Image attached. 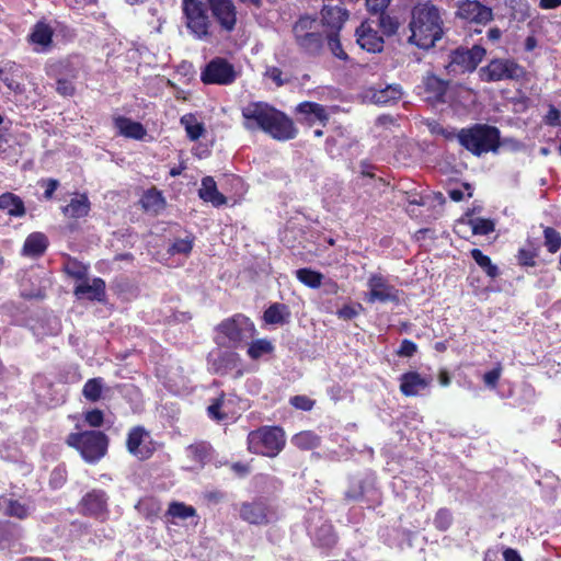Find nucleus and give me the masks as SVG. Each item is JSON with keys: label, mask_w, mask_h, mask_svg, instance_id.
Wrapping results in <instances>:
<instances>
[{"label": "nucleus", "mask_w": 561, "mask_h": 561, "mask_svg": "<svg viewBox=\"0 0 561 561\" xmlns=\"http://www.w3.org/2000/svg\"><path fill=\"white\" fill-rule=\"evenodd\" d=\"M241 114L247 130H262L277 140H289L297 135L293 119L266 102H250Z\"/></svg>", "instance_id": "nucleus-1"}, {"label": "nucleus", "mask_w": 561, "mask_h": 561, "mask_svg": "<svg viewBox=\"0 0 561 561\" xmlns=\"http://www.w3.org/2000/svg\"><path fill=\"white\" fill-rule=\"evenodd\" d=\"M409 30V43L422 49L432 48L445 32L442 10L430 1L415 4L411 10Z\"/></svg>", "instance_id": "nucleus-2"}, {"label": "nucleus", "mask_w": 561, "mask_h": 561, "mask_svg": "<svg viewBox=\"0 0 561 561\" xmlns=\"http://www.w3.org/2000/svg\"><path fill=\"white\" fill-rule=\"evenodd\" d=\"M215 331L216 344L228 348L243 347L256 334L253 321L242 313L224 319L217 324Z\"/></svg>", "instance_id": "nucleus-3"}, {"label": "nucleus", "mask_w": 561, "mask_h": 561, "mask_svg": "<svg viewBox=\"0 0 561 561\" xmlns=\"http://www.w3.org/2000/svg\"><path fill=\"white\" fill-rule=\"evenodd\" d=\"M456 136L459 144L477 157L489 152L495 153L501 146L499 128L488 124H474L461 128Z\"/></svg>", "instance_id": "nucleus-4"}, {"label": "nucleus", "mask_w": 561, "mask_h": 561, "mask_svg": "<svg viewBox=\"0 0 561 561\" xmlns=\"http://www.w3.org/2000/svg\"><path fill=\"white\" fill-rule=\"evenodd\" d=\"M317 18L300 16L293 25L294 41L298 49L308 56H319L324 48V36L319 31Z\"/></svg>", "instance_id": "nucleus-5"}, {"label": "nucleus", "mask_w": 561, "mask_h": 561, "mask_svg": "<svg viewBox=\"0 0 561 561\" xmlns=\"http://www.w3.org/2000/svg\"><path fill=\"white\" fill-rule=\"evenodd\" d=\"M67 444L78 450L88 463H96L107 451L108 438L100 431H83L71 433L67 437Z\"/></svg>", "instance_id": "nucleus-6"}, {"label": "nucleus", "mask_w": 561, "mask_h": 561, "mask_svg": "<svg viewBox=\"0 0 561 561\" xmlns=\"http://www.w3.org/2000/svg\"><path fill=\"white\" fill-rule=\"evenodd\" d=\"M248 449L252 454L276 457L285 447V433L278 426H261L248 434Z\"/></svg>", "instance_id": "nucleus-7"}, {"label": "nucleus", "mask_w": 561, "mask_h": 561, "mask_svg": "<svg viewBox=\"0 0 561 561\" xmlns=\"http://www.w3.org/2000/svg\"><path fill=\"white\" fill-rule=\"evenodd\" d=\"M208 5L203 0H183L182 10L185 25L197 39H206L210 33V19L207 14Z\"/></svg>", "instance_id": "nucleus-8"}, {"label": "nucleus", "mask_w": 561, "mask_h": 561, "mask_svg": "<svg viewBox=\"0 0 561 561\" xmlns=\"http://www.w3.org/2000/svg\"><path fill=\"white\" fill-rule=\"evenodd\" d=\"M524 73L523 67L508 58L493 59L479 70L481 80L485 82L518 80Z\"/></svg>", "instance_id": "nucleus-9"}, {"label": "nucleus", "mask_w": 561, "mask_h": 561, "mask_svg": "<svg viewBox=\"0 0 561 561\" xmlns=\"http://www.w3.org/2000/svg\"><path fill=\"white\" fill-rule=\"evenodd\" d=\"M485 49L480 45L472 48L458 47L450 54V61L447 66L449 73L472 72L485 56Z\"/></svg>", "instance_id": "nucleus-10"}, {"label": "nucleus", "mask_w": 561, "mask_h": 561, "mask_svg": "<svg viewBox=\"0 0 561 561\" xmlns=\"http://www.w3.org/2000/svg\"><path fill=\"white\" fill-rule=\"evenodd\" d=\"M238 78V71L227 59L216 57L203 69L201 79L206 84L229 85Z\"/></svg>", "instance_id": "nucleus-11"}, {"label": "nucleus", "mask_w": 561, "mask_h": 561, "mask_svg": "<svg viewBox=\"0 0 561 561\" xmlns=\"http://www.w3.org/2000/svg\"><path fill=\"white\" fill-rule=\"evenodd\" d=\"M456 15L469 23L486 25L493 20L492 8L482 4L478 0H463L457 5Z\"/></svg>", "instance_id": "nucleus-12"}, {"label": "nucleus", "mask_w": 561, "mask_h": 561, "mask_svg": "<svg viewBox=\"0 0 561 561\" xmlns=\"http://www.w3.org/2000/svg\"><path fill=\"white\" fill-rule=\"evenodd\" d=\"M240 517L252 525H266L276 518V514L266 501L255 500L241 504Z\"/></svg>", "instance_id": "nucleus-13"}, {"label": "nucleus", "mask_w": 561, "mask_h": 561, "mask_svg": "<svg viewBox=\"0 0 561 561\" xmlns=\"http://www.w3.org/2000/svg\"><path fill=\"white\" fill-rule=\"evenodd\" d=\"M320 15L321 23L328 32H340L348 19V11L342 0H325Z\"/></svg>", "instance_id": "nucleus-14"}, {"label": "nucleus", "mask_w": 561, "mask_h": 561, "mask_svg": "<svg viewBox=\"0 0 561 561\" xmlns=\"http://www.w3.org/2000/svg\"><path fill=\"white\" fill-rule=\"evenodd\" d=\"M367 285L369 293L366 300L368 302H399V290L390 285L382 275H370Z\"/></svg>", "instance_id": "nucleus-15"}, {"label": "nucleus", "mask_w": 561, "mask_h": 561, "mask_svg": "<svg viewBox=\"0 0 561 561\" xmlns=\"http://www.w3.org/2000/svg\"><path fill=\"white\" fill-rule=\"evenodd\" d=\"M126 446L127 450L138 459H148L154 450L150 433L144 426L130 428Z\"/></svg>", "instance_id": "nucleus-16"}, {"label": "nucleus", "mask_w": 561, "mask_h": 561, "mask_svg": "<svg viewBox=\"0 0 561 561\" xmlns=\"http://www.w3.org/2000/svg\"><path fill=\"white\" fill-rule=\"evenodd\" d=\"M108 496L103 490L94 489L88 492L80 501V510L84 515L104 519L107 516Z\"/></svg>", "instance_id": "nucleus-17"}, {"label": "nucleus", "mask_w": 561, "mask_h": 561, "mask_svg": "<svg viewBox=\"0 0 561 561\" xmlns=\"http://www.w3.org/2000/svg\"><path fill=\"white\" fill-rule=\"evenodd\" d=\"M213 16L226 32H232L237 24V10L232 0H208Z\"/></svg>", "instance_id": "nucleus-18"}, {"label": "nucleus", "mask_w": 561, "mask_h": 561, "mask_svg": "<svg viewBox=\"0 0 561 561\" xmlns=\"http://www.w3.org/2000/svg\"><path fill=\"white\" fill-rule=\"evenodd\" d=\"M447 88L448 82L435 75H427L423 78L422 83L416 87L417 93L430 103L444 102Z\"/></svg>", "instance_id": "nucleus-19"}, {"label": "nucleus", "mask_w": 561, "mask_h": 561, "mask_svg": "<svg viewBox=\"0 0 561 561\" xmlns=\"http://www.w3.org/2000/svg\"><path fill=\"white\" fill-rule=\"evenodd\" d=\"M232 350H217L209 353L207 360L214 373L224 375L239 367L240 356Z\"/></svg>", "instance_id": "nucleus-20"}, {"label": "nucleus", "mask_w": 561, "mask_h": 561, "mask_svg": "<svg viewBox=\"0 0 561 561\" xmlns=\"http://www.w3.org/2000/svg\"><path fill=\"white\" fill-rule=\"evenodd\" d=\"M432 383V378L416 371H408L400 377V391L407 397L421 394Z\"/></svg>", "instance_id": "nucleus-21"}, {"label": "nucleus", "mask_w": 561, "mask_h": 561, "mask_svg": "<svg viewBox=\"0 0 561 561\" xmlns=\"http://www.w3.org/2000/svg\"><path fill=\"white\" fill-rule=\"evenodd\" d=\"M356 41L363 49L369 53H378L382 50L383 38L370 26L369 23H362L356 30Z\"/></svg>", "instance_id": "nucleus-22"}, {"label": "nucleus", "mask_w": 561, "mask_h": 561, "mask_svg": "<svg viewBox=\"0 0 561 561\" xmlns=\"http://www.w3.org/2000/svg\"><path fill=\"white\" fill-rule=\"evenodd\" d=\"M22 67L14 61H8L0 68V82L14 93H23L24 87L21 83Z\"/></svg>", "instance_id": "nucleus-23"}, {"label": "nucleus", "mask_w": 561, "mask_h": 561, "mask_svg": "<svg viewBox=\"0 0 561 561\" xmlns=\"http://www.w3.org/2000/svg\"><path fill=\"white\" fill-rule=\"evenodd\" d=\"M1 512L11 517L24 519L34 511V505L31 502L20 501L11 496H0Z\"/></svg>", "instance_id": "nucleus-24"}, {"label": "nucleus", "mask_w": 561, "mask_h": 561, "mask_svg": "<svg viewBox=\"0 0 561 561\" xmlns=\"http://www.w3.org/2000/svg\"><path fill=\"white\" fill-rule=\"evenodd\" d=\"M75 295L79 299L102 301L105 296V282L100 277H95L91 282L83 279L75 287Z\"/></svg>", "instance_id": "nucleus-25"}, {"label": "nucleus", "mask_w": 561, "mask_h": 561, "mask_svg": "<svg viewBox=\"0 0 561 561\" xmlns=\"http://www.w3.org/2000/svg\"><path fill=\"white\" fill-rule=\"evenodd\" d=\"M198 196L204 202L211 203L215 207H219L227 202L226 197L217 190V184L211 176L203 178Z\"/></svg>", "instance_id": "nucleus-26"}, {"label": "nucleus", "mask_w": 561, "mask_h": 561, "mask_svg": "<svg viewBox=\"0 0 561 561\" xmlns=\"http://www.w3.org/2000/svg\"><path fill=\"white\" fill-rule=\"evenodd\" d=\"M47 247V237L42 232H33L25 239L22 254L27 257H38L45 253Z\"/></svg>", "instance_id": "nucleus-27"}, {"label": "nucleus", "mask_w": 561, "mask_h": 561, "mask_svg": "<svg viewBox=\"0 0 561 561\" xmlns=\"http://www.w3.org/2000/svg\"><path fill=\"white\" fill-rule=\"evenodd\" d=\"M403 96V91L400 84H388L382 89L374 90L371 93V101L375 104L387 105L399 101Z\"/></svg>", "instance_id": "nucleus-28"}, {"label": "nucleus", "mask_w": 561, "mask_h": 561, "mask_svg": "<svg viewBox=\"0 0 561 561\" xmlns=\"http://www.w3.org/2000/svg\"><path fill=\"white\" fill-rule=\"evenodd\" d=\"M0 210L15 218H21L26 213L22 198L10 192L0 195Z\"/></svg>", "instance_id": "nucleus-29"}, {"label": "nucleus", "mask_w": 561, "mask_h": 561, "mask_svg": "<svg viewBox=\"0 0 561 561\" xmlns=\"http://www.w3.org/2000/svg\"><path fill=\"white\" fill-rule=\"evenodd\" d=\"M115 127L118 129L121 135L137 140L144 139L147 134L145 127L140 123L123 116L115 118Z\"/></svg>", "instance_id": "nucleus-30"}, {"label": "nucleus", "mask_w": 561, "mask_h": 561, "mask_svg": "<svg viewBox=\"0 0 561 561\" xmlns=\"http://www.w3.org/2000/svg\"><path fill=\"white\" fill-rule=\"evenodd\" d=\"M142 208L147 213L151 214H159L162 211L165 207V198L162 195V192L157 190L156 187H152L150 190H147L140 199Z\"/></svg>", "instance_id": "nucleus-31"}, {"label": "nucleus", "mask_w": 561, "mask_h": 561, "mask_svg": "<svg viewBox=\"0 0 561 561\" xmlns=\"http://www.w3.org/2000/svg\"><path fill=\"white\" fill-rule=\"evenodd\" d=\"M186 454L196 467H203L210 461L213 448L208 443L201 442L190 445L186 448Z\"/></svg>", "instance_id": "nucleus-32"}, {"label": "nucleus", "mask_w": 561, "mask_h": 561, "mask_svg": "<svg viewBox=\"0 0 561 561\" xmlns=\"http://www.w3.org/2000/svg\"><path fill=\"white\" fill-rule=\"evenodd\" d=\"M311 538L316 546L323 549H330L336 543L333 526L329 523H323L314 529L311 534Z\"/></svg>", "instance_id": "nucleus-33"}, {"label": "nucleus", "mask_w": 561, "mask_h": 561, "mask_svg": "<svg viewBox=\"0 0 561 561\" xmlns=\"http://www.w3.org/2000/svg\"><path fill=\"white\" fill-rule=\"evenodd\" d=\"M90 211V201L87 195H77L68 205L62 207V213L69 218H82Z\"/></svg>", "instance_id": "nucleus-34"}, {"label": "nucleus", "mask_w": 561, "mask_h": 561, "mask_svg": "<svg viewBox=\"0 0 561 561\" xmlns=\"http://www.w3.org/2000/svg\"><path fill=\"white\" fill-rule=\"evenodd\" d=\"M264 321L267 324H286L290 319V311L284 304L275 302L264 311Z\"/></svg>", "instance_id": "nucleus-35"}, {"label": "nucleus", "mask_w": 561, "mask_h": 561, "mask_svg": "<svg viewBox=\"0 0 561 561\" xmlns=\"http://www.w3.org/2000/svg\"><path fill=\"white\" fill-rule=\"evenodd\" d=\"M30 39L33 44L41 46L37 51H46L51 44L53 30L47 24L38 22L35 24Z\"/></svg>", "instance_id": "nucleus-36"}, {"label": "nucleus", "mask_w": 561, "mask_h": 561, "mask_svg": "<svg viewBox=\"0 0 561 561\" xmlns=\"http://www.w3.org/2000/svg\"><path fill=\"white\" fill-rule=\"evenodd\" d=\"M247 345V354L253 360H257L263 356L273 353L274 351V345L267 339H257L251 342L249 341Z\"/></svg>", "instance_id": "nucleus-37"}, {"label": "nucleus", "mask_w": 561, "mask_h": 561, "mask_svg": "<svg viewBox=\"0 0 561 561\" xmlns=\"http://www.w3.org/2000/svg\"><path fill=\"white\" fill-rule=\"evenodd\" d=\"M20 538V528L15 525L4 522L0 523V549H9L11 545Z\"/></svg>", "instance_id": "nucleus-38"}, {"label": "nucleus", "mask_w": 561, "mask_h": 561, "mask_svg": "<svg viewBox=\"0 0 561 561\" xmlns=\"http://www.w3.org/2000/svg\"><path fill=\"white\" fill-rule=\"evenodd\" d=\"M291 443L299 449L310 450L320 445V437L311 431H304L294 435Z\"/></svg>", "instance_id": "nucleus-39"}, {"label": "nucleus", "mask_w": 561, "mask_h": 561, "mask_svg": "<svg viewBox=\"0 0 561 561\" xmlns=\"http://www.w3.org/2000/svg\"><path fill=\"white\" fill-rule=\"evenodd\" d=\"M470 254L474 262L484 270L488 276L495 278L499 275L497 266L492 264L491 259L488 255H484L481 250L472 249Z\"/></svg>", "instance_id": "nucleus-40"}, {"label": "nucleus", "mask_w": 561, "mask_h": 561, "mask_svg": "<svg viewBox=\"0 0 561 561\" xmlns=\"http://www.w3.org/2000/svg\"><path fill=\"white\" fill-rule=\"evenodd\" d=\"M103 389V379L101 377L89 379L82 389L83 397L91 401L96 402L100 400Z\"/></svg>", "instance_id": "nucleus-41"}, {"label": "nucleus", "mask_w": 561, "mask_h": 561, "mask_svg": "<svg viewBox=\"0 0 561 561\" xmlns=\"http://www.w3.org/2000/svg\"><path fill=\"white\" fill-rule=\"evenodd\" d=\"M297 278L310 288H319L322 284L323 275L310 268H299L296 271Z\"/></svg>", "instance_id": "nucleus-42"}, {"label": "nucleus", "mask_w": 561, "mask_h": 561, "mask_svg": "<svg viewBox=\"0 0 561 561\" xmlns=\"http://www.w3.org/2000/svg\"><path fill=\"white\" fill-rule=\"evenodd\" d=\"M181 124L184 125L187 137L193 141L199 139L205 130L204 125L197 122L192 115L183 116Z\"/></svg>", "instance_id": "nucleus-43"}, {"label": "nucleus", "mask_w": 561, "mask_h": 561, "mask_svg": "<svg viewBox=\"0 0 561 561\" xmlns=\"http://www.w3.org/2000/svg\"><path fill=\"white\" fill-rule=\"evenodd\" d=\"M324 39H327L328 47L334 57L341 60H346L348 58L347 54L342 48L340 32H327Z\"/></svg>", "instance_id": "nucleus-44"}, {"label": "nucleus", "mask_w": 561, "mask_h": 561, "mask_svg": "<svg viewBox=\"0 0 561 561\" xmlns=\"http://www.w3.org/2000/svg\"><path fill=\"white\" fill-rule=\"evenodd\" d=\"M469 225L472 229V233L476 236H486L495 229V225L491 219L480 217L469 219Z\"/></svg>", "instance_id": "nucleus-45"}, {"label": "nucleus", "mask_w": 561, "mask_h": 561, "mask_svg": "<svg viewBox=\"0 0 561 561\" xmlns=\"http://www.w3.org/2000/svg\"><path fill=\"white\" fill-rule=\"evenodd\" d=\"M298 111L304 114H312L318 121L328 119V113L323 105L313 102H304L298 105Z\"/></svg>", "instance_id": "nucleus-46"}, {"label": "nucleus", "mask_w": 561, "mask_h": 561, "mask_svg": "<svg viewBox=\"0 0 561 561\" xmlns=\"http://www.w3.org/2000/svg\"><path fill=\"white\" fill-rule=\"evenodd\" d=\"M378 25L381 30V32L386 36H391L397 33L399 28V22L397 18L390 16L389 14H386L385 11L382 13H378Z\"/></svg>", "instance_id": "nucleus-47"}, {"label": "nucleus", "mask_w": 561, "mask_h": 561, "mask_svg": "<svg viewBox=\"0 0 561 561\" xmlns=\"http://www.w3.org/2000/svg\"><path fill=\"white\" fill-rule=\"evenodd\" d=\"M65 272L78 280H83L88 275V266L77 260H69L65 265Z\"/></svg>", "instance_id": "nucleus-48"}, {"label": "nucleus", "mask_w": 561, "mask_h": 561, "mask_svg": "<svg viewBox=\"0 0 561 561\" xmlns=\"http://www.w3.org/2000/svg\"><path fill=\"white\" fill-rule=\"evenodd\" d=\"M545 245L548 251L556 253L561 248V234L556 229L547 227L543 230Z\"/></svg>", "instance_id": "nucleus-49"}, {"label": "nucleus", "mask_w": 561, "mask_h": 561, "mask_svg": "<svg viewBox=\"0 0 561 561\" xmlns=\"http://www.w3.org/2000/svg\"><path fill=\"white\" fill-rule=\"evenodd\" d=\"M168 513L172 517H176V518H181V519H186L188 517L194 516L196 511L192 506H187V505H185L183 503L174 502V503L170 504Z\"/></svg>", "instance_id": "nucleus-50"}, {"label": "nucleus", "mask_w": 561, "mask_h": 561, "mask_svg": "<svg viewBox=\"0 0 561 561\" xmlns=\"http://www.w3.org/2000/svg\"><path fill=\"white\" fill-rule=\"evenodd\" d=\"M453 517L447 508H440L435 515L434 525L439 530H446L451 524Z\"/></svg>", "instance_id": "nucleus-51"}, {"label": "nucleus", "mask_w": 561, "mask_h": 561, "mask_svg": "<svg viewBox=\"0 0 561 561\" xmlns=\"http://www.w3.org/2000/svg\"><path fill=\"white\" fill-rule=\"evenodd\" d=\"M289 402L294 408L302 411H310L314 405V400L302 394L291 397Z\"/></svg>", "instance_id": "nucleus-52"}, {"label": "nucleus", "mask_w": 561, "mask_h": 561, "mask_svg": "<svg viewBox=\"0 0 561 561\" xmlns=\"http://www.w3.org/2000/svg\"><path fill=\"white\" fill-rule=\"evenodd\" d=\"M56 90L62 96H72L76 88L70 79L61 77L57 80Z\"/></svg>", "instance_id": "nucleus-53"}, {"label": "nucleus", "mask_w": 561, "mask_h": 561, "mask_svg": "<svg viewBox=\"0 0 561 561\" xmlns=\"http://www.w3.org/2000/svg\"><path fill=\"white\" fill-rule=\"evenodd\" d=\"M84 420L91 427H100L103 424L104 415L101 410L94 409L84 414Z\"/></svg>", "instance_id": "nucleus-54"}, {"label": "nucleus", "mask_w": 561, "mask_h": 561, "mask_svg": "<svg viewBox=\"0 0 561 561\" xmlns=\"http://www.w3.org/2000/svg\"><path fill=\"white\" fill-rule=\"evenodd\" d=\"M417 351V345L411 340H403L397 354L401 357H412Z\"/></svg>", "instance_id": "nucleus-55"}, {"label": "nucleus", "mask_w": 561, "mask_h": 561, "mask_svg": "<svg viewBox=\"0 0 561 561\" xmlns=\"http://www.w3.org/2000/svg\"><path fill=\"white\" fill-rule=\"evenodd\" d=\"M390 2L391 0H365L366 8L370 13H382Z\"/></svg>", "instance_id": "nucleus-56"}, {"label": "nucleus", "mask_w": 561, "mask_h": 561, "mask_svg": "<svg viewBox=\"0 0 561 561\" xmlns=\"http://www.w3.org/2000/svg\"><path fill=\"white\" fill-rule=\"evenodd\" d=\"M264 76L274 81L277 87H282L288 81L283 79V71L277 67H267Z\"/></svg>", "instance_id": "nucleus-57"}, {"label": "nucleus", "mask_w": 561, "mask_h": 561, "mask_svg": "<svg viewBox=\"0 0 561 561\" xmlns=\"http://www.w3.org/2000/svg\"><path fill=\"white\" fill-rule=\"evenodd\" d=\"M192 240L185 238V239H179L174 241V243L171 247L172 253H181V254H187L192 250Z\"/></svg>", "instance_id": "nucleus-58"}, {"label": "nucleus", "mask_w": 561, "mask_h": 561, "mask_svg": "<svg viewBox=\"0 0 561 561\" xmlns=\"http://www.w3.org/2000/svg\"><path fill=\"white\" fill-rule=\"evenodd\" d=\"M501 377V367L493 368L483 375L484 383L490 388H495Z\"/></svg>", "instance_id": "nucleus-59"}, {"label": "nucleus", "mask_w": 561, "mask_h": 561, "mask_svg": "<svg viewBox=\"0 0 561 561\" xmlns=\"http://www.w3.org/2000/svg\"><path fill=\"white\" fill-rule=\"evenodd\" d=\"M560 111L551 105L545 117V122L549 126H558L560 124Z\"/></svg>", "instance_id": "nucleus-60"}, {"label": "nucleus", "mask_w": 561, "mask_h": 561, "mask_svg": "<svg viewBox=\"0 0 561 561\" xmlns=\"http://www.w3.org/2000/svg\"><path fill=\"white\" fill-rule=\"evenodd\" d=\"M337 316L344 320H351L357 316V310L352 306H344L339 309Z\"/></svg>", "instance_id": "nucleus-61"}, {"label": "nucleus", "mask_w": 561, "mask_h": 561, "mask_svg": "<svg viewBox=\"0 0 561 561\" xmlns=\"http://www.w3.org/2000/svg\"><path fill=\"white\" fill-rule=\"evenodd\" d=\"M518 260H519V263L523 265H526V266L535 265L534 255L530 251H527L524 249L520 250L518 253Z\"/></svg>", "instance_id": "nucleus-62"}, {"label": "nucleus", "mask_w": 561, "mask_h": 561, "mask_svg": "<svg viewBox=\"0 0 561 561\" xmlns=\"http://www.w3.org/2000/svg\"><path fill=\"white\" fill-rule=\"evenodd\" d=\"M59 183L57 180H54V179H49L46 181V187H45V192H44V197L46 199H50L55 193V191L57 190Z\"/></svg>", "instance_id": "nucleus-63"}, {"label": "nucleus", "mask_w": 561, "mask_h": 561, "mask_svg": "<svg viewBox=\"0 0 561 561\" xmlns=\"http://www.w3.org/2000/svg\"><path fill=\"white\" fill-rule=\"evenodd\" d=\"M504 561H523L519 553L512 548H506L503 552Z\"/></svg>", "instance_id": "nucleus-64"}]
</instances>
